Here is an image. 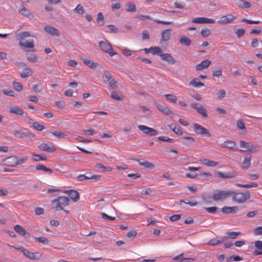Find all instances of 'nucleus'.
<instances>
[{"mask_svg":"<svg viewBox=\"0 0 262 262\" xmlns=\"http://www.w3.org/2000/svg\"><path fill=\"white\" fill-rule=\"evenodd\" d=\"M35 168L37 170H42L46 172H48L50 174H51L53 172L52 169L47 168L45 165L42 164H36L35 166Z\"/></svg>","mask_w":262,"mask_h":262,"instance_id":"2f4dec72","label":"nucleus"},{"mask_svg":"<svg viewBox=\"0 0 262 262\" xmlns=\"http://www.w3.org/2000/svg\"><path fill=\"white\" fill-rule=\"evenodd\" d=\"M226 234L232 239H235L236 237L241 234V232L230 231L227 232Z\"/></svg>","mask_w":262,"mask_h":262,"instance_id":"09e8293b","label":"nucleus"},{"mask_svg":"<svg viewBox=\"0 0 262 262\" xmlns=\"http://www.w3.org/2000/svg\"><path fill=\"white\" fill-rule=\"evenodd\" d=\"M235 4L240 8H248L251 6L249 2H245L244 0H235Z\"/></svg>","mask_w":262,"mask_h":262,"instance_id":"393cba45","label":"nucleus"},{"mask_svg":"<svg viewBox=\"0 0 262 262\" xmlns=\"http://www.w3.org/2000/svg\"><path fill=\"white\" fill-rule=\"evenodd\" d=\"M33 127L38 131H41L45 128L43 125L40 124L38 122H34L32 123Z\"/></svg>","mask_w":262,"mask_h":262,"instance_id":"603ef678","label":"nucleus"},{"mask_svg":"<svg viewBox=\"0 0 262 262\" xmlns=\"http://www.w3.org/2000/svg\"><path fill=\"white\" fill-rule=\"evenodd\" d=\"M190 106L192 108L195 109L203 118H208L207 111L202 104H199L197 103H192Z\"/></svg>","mask_w":262,"mask_h":262,"instance_id":"0eeeda50","label":"nucleus"},{"mask_svg":"<svg viewBox=\"0 0 262 262\" xmlns=\"http://www.w3.org/2000/svg\"><path fill=\"white\" fill-rule=\"evenodd\" d=\"M217 174L219 177L222 178H232L234 177V174L230 172L224 173L221 171H218Z\"/></svg>","mask_w":262,"mask_h":262,"instance_id":"ea45409f","label":"nucleus"},{"mask_svg":"<svg viewBox=\"0 0 262 262\" xmlns=\"http://www.w3.org/2000/svg\"><path fill=\"white\" fill-rule=\"evenodd\" d=\"M19 249L23 253L24 255L29 259L31 260L39 259H40L42 255L39 252L33 253L28 251L25 249L23 247H20Z\"/></svg>","mask_w":262,"mask_h":262,"instance_id":"39448f33","label":"nucleus"},{"mask_svg":"<svg viewBox=\"0 0 262 262\" xmlns=\"http://www.w3.org/2000/svg\"><path fill=\"white\" fill-rule=\"evenodd\" d=\"M201 34L203 37H207L210 34V30L208 28L203 29L201 31Z\"/></svg>","mask_w":262,"mask_h":262,"instance_id":"6e6d98bb","label":"nucleus"},{"mask_svg":"<svg viewBox=\"0 0 262 262\" xmlns=\"http://www.w3.org/2000/svg\"><path fill=\"white\" fill-rule=\"evenodd\" d=\"M254 246L256 248L253 252V255L255 256L262 255V241H256L254 243Z\"/></svg>","mask_w":262,"mask_h":262,"instance_id":"aec40b11","label":"nucleus"},{"mask_svg":"<svg viewBox=\"0 0 262 262\" xmlns=\"http://www.w3.org/2000/svg\"><path fill=\"white\" fill-rule=\"evenodd\" d=\"M99 46L103 51L108 53L111 56L117 54L116 52L114 51L111 45L106 40L99 42Z\"/></svg>","mask_w":262,"mask_h":262,"instance_id":"7ed1b4c3","label":"nucleus"},{"mask_svg":"<svg viewBox=\"0 0 262 262\" xmlns=\"http://www.w3.org/2000/svg\"><path fill=\"white\" fill-rule=\"evenodd\" d=\"M18 12L21 14L22 15L26 16V17H30L31 16V14L29 10L27 9L25 7L23 6L22 7L18 9Z\"/></svg>","mask_w":262,"mask_h":262,"instance_id":"58836bf2","label":"nucleus"},{"mask_svg":"<svg viewBox=\"0 0 262 262\" xmlns=\"http://www.w3.org/2000/svg\"><path fill=\"white\" fill-rule=\"evenodd\" d=\"M254 235H262V226L258 227L254 229Z\"/></svg>","mask_w":262,"mask_h":262,"instance_id":"774afa93","label":"nucleus"},{"mask_svg":"<svg viewBox=\"0 0 262 262\" xmlns=\"http://www.w3.org/2000/svg\"><path fill=\"white\" fill-rule=\"evenodd\" d=\"M238 210V208L236 206L233 207H224L222 209V212L224 214L235 213Z\"/></svg>","mask_w":262,"mask_h":262,"instance_id":"412c9836","label":"nucleus"},{"mask_svg":"<svg viewBox=\"0 0 262 262\" xmlns=\"http://www.w3.org/2000/svg\"><path fill=\"white\" fill-rule=\"evenodd\" d=\"M43 89V87L41 83H37L32 86V90L36 93L41 92Z\"/></svg>","mask_w":262,"mask_h":262,"instance_id":"a19ab883","label":"nucleus"},{"mask_svg":"<svg viewBox=\"0 0 262 262\" xmlns=\"http://www.w3.org/2000/svg\"><path fill=\"white\" fill-rule=\"evenodd\" d=\"M100 178V176H87L86 174H81L79 175L77 180L79 181H82L84 180H90V179H95V180H99Z\"/></svg>","mask_w":262,"mask_h":262,"instance_id":"7c9ffc66","label":"nucleus"},{"mask_svg":"<svg viewBox=\"0 0 262 262\" xmlns=\"http://www.w3.org/2000/svg\"><path fill=\"white\" fill-rule=\"evenodd\" d=\"M74 11L79 14H83L84 13V9L82 5L78 4L74 9Z\"/></svg>","mask_w":262,"mask_h":262,"instance_id":"3c124183","label":"nucleus"},{"mask_svg":"<svg viewBox=\"0 0 262 262\" xmlns=\"http://www.w3.org/2000/svg\"><path fill=\"white\" fill-rule=\"evenodd\" d=\"M50 134L58 139H62L65 137V134L60 131L51 132Z\"/></svg>","mask_w":262,"mask_h":262,"instance_id":"49530a36","label":"nucleus"},{"mask_svg":"<svg viewBox=\"0 0 262 262\" xmlns=\"http://www.w3.org/2000/svg\"><path fill=\"white\" fill-rule=\"evenodd\" d=\"M133 52V51L130 50L128 49H127V48H125V49H123L122 50V54L124 56H126L131 55L132 54Z\"/></svg>","mask_w":262,"mask_h":262,"instance_id":"69168bd1","label":"nucleus"},{"mask_svg":"<svg viewBox=\"0 0 262 262\" xmlns=\"http://www.w3.org/2000/svg\"><path fill=\"white\" fill-rule=\"evenodd\" d=\"M18 65L24 69V70L21 72L20 75L21 78H27L32 74V70L29 68L26 63L24 62H19L18 63Z\"/></svg>","mask_w":262,"mask_h":262,"instance_id":"9b49d317","label":"nucleus"},{"mask_svg":"<svg viewBox=\"0 0 262 262\" xmlns=\"http://www.w3.org/2000/svg\"><path fill=\"white\" fill-rule=\"evenodd\" d=\"M189 84L195 88L203 86L204 85V83L200 82L197 78H194L190 81Z\"/></svg>","mask_w":262,"mask_h":262,"instance_id":"e433bc0d","label":"nucleus"},{"mask_svg":"<svg viewBox=\"0 0 262 262\" xmlns=\"http://www.w3.org/2000/svg\"><path fill=\"white\" fill-rule=\"evenodd\" d=\"M138 161L140 165L143 166L144 167L149 169H152L154 168V165L152 163L145 161L144 159H139Z\"/></svg>","mask_w":262,"mask_h":262,"instance_id":"473e14b6","label":"nucleus"},{"mask_svg":"<svg viewBox=\"0 0 262 262\" xmlns=\"http://www.w3.org/2000/svg\"><path fill=\"white\" fill-rule=\"evenodd\" d=\"M193 129L196 134L198 135H204L207 137H210V134L208 129L201 125L195 123L193 125Z\"/></svg>","mask_w":262,"mask_h":262,"instance_id":"6e6552de","label":"nucleus"},{"mask_svg":"<svg viewBox=\"0 0 262 262\" xmlns=\"http://www.w3.org/2000/svg\"><path fill=\"white\" fill-rule=\"evenodd\" d=\"M245 31L244 29H238L235 31V34L237 35L238 37H241L243 36L245 34Z\"/></svg>","mask_w":262,"mask_h":262,"instance_id":"e2e57ef3","label":"nucleus"},{"mask_svg":"<svg viewBox=\"0 0 262 262\" xmlns=\"http://www.w3.org/2000/svg\"><path fill=\"white\" fill-rule=\"evenodd\" d=\"M165 97L167 100L172 103H176L177 100V97L176 96L172 94H165L164 95Z\"/></svg>","mask_w":262,"mask_h":262,"instance_id":"c03bdc74","label":"nucleus"},{"mask_svg":"<svg viewBox=\"0 0 262 262\" xmlns=\"http://www.w3.org/2000/svg\"><path fill=\"white\" fill-rule=\"evenodd\" d=\"M64 192L68 193L71 199L75 202L79 199V193L75 190H66Z\"/></svg>","mask_w":262,"mask_h":262,"instance_id":"f3484780","label":"nucleus"},{"mask_svg":"<svg viewBox=\"0 0 262 262\" xmlns=\"http://www.w3.org/2000/svg\"><path fill=\"white\" fill-rule=\"evenodd\" d=\"M172 259L173 260H178L177 262H190L195 260L193 258H184L183 253L174 257Z\"/></svg>","mask_w":262,"mask_h":262,"instance_id":"5701e85b","label":"nucleus"},{"mask_svg":"<svg viewBox=\"0 0 262 262\" xmlns=\"http://www.w3.org/2000/svg\"><path fill=\"white\" fill-rule=\"evenodd\" d=\"M32 160L35 162H38L40 161H46L47 158L43 156L37 154H33Z\"/></svg>","mask_w":262,"mask_h":262,"instance_id":"a18cd8bd","label":"nucleus"},{"mask_svg":"<svg viewBox=\"0 0 262 262\" xmlns=\"http://www.w3.org/2000/svg\"><path fill=\"white\" fill-rule=\"evenodd\" d=\"M230 190H217L213 193L212 198L215 201H223L231 196Z\"/></svg>","mask_w":262,"mask_h":262,"instance_id":"f03ea898","label":"nucleus"},{"mask_svg":"<svg viewBox=\"0 0 262 262\" xmlns=\"http://www.w3.org/2000/svg\"><path fill=\"white\" fill-rule=\"evenodd\" d=\"M233 201L241 204L246 202L250 197V193L247 191L245 192H235L230 190Z\"/></svg>","mask_w":262,"mask_h":262,"instance_id":"f257e3e1","label":"nucleus"},{"mask_svg":"<svg viewBox=\"0 0 262 262\" xmlns=\"http://www.w3.org/2000/svg\"><path fill=\"white\" fill-rule=\"evenodd\" d=\"M142 39L148 40L149 38V34L148 31L147 30H144L142 32Z\"/></svg>","mask_w":262,"mask_h":262,"instance_id":"338daca9","label":"nucleus"},{"mask_svg":"<svg viewBox=\"0 0 262 262\" xmlns=\"http://www.w3.org/2000/svg\"><path fill=\"white\" fill-rule=\"evenodd\" d=\"M9 159L12 160L13 164H14L15 165H21L23 164L26 163L28 161V157L27 156L9 157L3 160V161L5 162Z\"/></svg>","mask_w":262,"mask_h":262,"instance_id":"423d86ee","label":"nucleus"},{"mask_svg":"<svg viewBox=\"0 0 262 262\" xmlns=\"http://www.w3.org/2000/svg\"><path fill=\"white\" fill-rule=\"evenodd\" d=\"M125 10L128 12H135L136 10L135 5L133 3H128L125 6Z\"/></svg>","mask_w":262,"mask_h":262,"instance_id":"37998d69","label":"nucleus"},{"mask_svg":"<svg viewBox=\"0 0 262 262\" xmlns=\"http://www.w3.org/2000/svg\"><path fill=\"white\" fill-rule=\"evenodd\" d=\"M251 156L250 155H247L245 157L244 160L242 164V168L244 169H248L251 165Z\"/></svg>","mask_w":262,"mask_h":262,"instance_id":"c756f323","label":"nucleus"},{"mask_svg":"<svg viewBox=\"0 0 262 262\" xmlns=\"http://www.w3.org/2000/svg\"><path fill=\"white\" fill-rule=\"evenodd\" d=\"M160 57L163 60L167 62L168 63L173 64L176 62L175 59L169 53L160 54Z\"/></svg>","mask_w":262,"mask_h":262,"instance_id":"6ab92c4d","label":"nucleus"},{"mask_svg":"<svg viewBox=\"0 0 262 262\" xmlns=\"http://www.w3.org/2000/svg\"><path fill=\"white\" fill-rule=\"evenodd\" d=\"M19 45L22 47L26 48L31 49L34 47V40H31L30 41H21L19 42Z\"/></svg>","mask_w":262,"mask_h":262,"instance_id":"bb28decb","label":"nucleus"},{"mask_svg":"<svg viewBox=\"0 0 262 262\" xmlns=\"http://www.w3.org/2000/svg\"><path fill=\"white\" fill-rule=\"evenodd\" d=\"M94 167L97 169L101 170L102 171H111L112 169L111 167L105 166L100 163L96 164Z\"/></svg>","mask_w":262,"mask_h":262,"instance_id":"f704fd0d","label":"nucleus"},{"mask_svg":"<svg viewBox=\"0 0 262 262\" xmlns=\"http://www.w3.org/2000/svg\"><path fill=\"white\" fill-rule=\"evenodd\" d=\"M53 202L56 203L55 208L56 210H63V206H66L69 204V199L66 196H59L54 199Z\"/></svg>","mask_w":262,"mask_h":262,"instance_id":"20e7f679","label":"nucleus"},{"mask_svg":"<svg viewBox=\"0 0 262 262\" xmlns=\"http://www.w3.org/2000/svg\"><path fill=\"white\" fill-rule=\"evenodd\" d=\"M43 30L46 33L52 36L59 37L60 35L59 31L56 28L50 25L45 26Z\"/></svg>","mask_w":262,"mask_h":262,"instance_id":"f8f14e48","label":"nucleus"},{"mask_svg":"<svg viewBox=\"0 0 262 262\" xmlns=\"http://www.w3.org/2000/svg\"><path fill=\"white\" fill-rule=\"evenodd\" d=\"M171 29H166L161 32V42L167 41L171 36Z\"/></svg>","mask_w":262,"mask_h":262,"instance_id":"2eb2a0df","label":"nucleus"},{"mask_svg":"<svg viewBox=\"0 0 262 262\" xmlns=\"http://www.w3.org/2000/svg\"><path fill=\"white\" fill-rule=\"evenodd\" d=\"M13 86L15 90L18 92L21 91L23 89V85L18 82H13Z\"/></svg>","mask_w":262,"mask_h":262,"instance_id":"864d4df0","label":"nucleus"},{"mask_svg":"<svg viewBox=\"0 0 262 262\" xmlns=\"http://www.w3.org/2000/svg\"><path fill=\"white\" fill-rule=\"evenodd\" d=\"M179 41H180V43H181L182 45H183L184 46H189L191 44V40L189 38H188L187 37H186L185 36H182L180 38Z\"/></svg>","mask_w":262,"mask_h":262,"instance_id":"c9c22d12","label":"nucleus"},{"mask_svg":"<svg viewBox=\"0 0 262 262\" xmlns=\"http://www.w3.org/2000/svg\"><path fill=\"white\" fill-rule=\"evenodd\" d=\"M236 144L234 141L232 140H227L224 142L222 145V147H234Z\"/></svg>","mask_w":262,"mask_h":262,"instance_id":"de8ad7c7","label":"nucleus"},{"mask_svg":"<svg viewBox=\"0 0 262 262\" xmlns=\"http://www.w3.org/2000/svg\"><path fill=\"white\" fill-rule=\"evenodd\" d=\"M192 22L197 24H213L215 22V20L212 18L200 17L193 18Z\"/></svg>","mask_w":262,"mask_h":262,"instance_id":"ddd939ff","label":"nucleus"},{"mask_svg":"<svg viewBox=\"0 0 262 262\" xmlns=\"http://www.w3.org/2000/svg\"><path fill=\"white\" fill-rule=\"evenodd\" d=\"M81 59L84 64L91 69H95L97 68V66H98L97 62L91 60L90 58H82Z\"/></svg>","mask_w":262,"mask_h":262,"instance_id":"4be33fe9","label":"nucleus"},{"mask_svg":"<svg viewBox=\"0 0 262 262\" xmlns=\"http://www.w3.org/2000/svg\"><path fill=\"white\" fill-rule=\"evenodd\" d=\"M31 36L30 33L28 31L21 32L16 34V39L19 41H24V38L30 37Z\"/></svg>","mask_w":262,"mask_h":262,"instance_id":"b1692460","label":"nucleus"},{"mask_svg":"<svg viewBox=\"0 0 262 262\" xmlns=\"http://www.w3.org/2000/svg\"><path fill=\"white\" fill-rule=\"evenodd\" d=\"M14 229L16 232L21 235H25L27 233L25 229L20 225H16L14 226Z\"/></svg>","mask_w":262,"mask_h":262,"instance_id":"72a5a7b5","label":"nucleus"},{"mask_svg":"<svg viewBox=\"0 0 262 262\" xmlns=\"http://www.w3.org/2000/svg\"><path fill=\"white\" fill-rule=\"evenodd\" d=\"M101 217L104 220H108V221H114L116 219L115 217L109 216L105 213H102Z\"/></svg>","mask_w":262,"mask_h":262,"instance_id":"052dcab7","label":"nucleus"},{"mask_svg":"<svg viewBox=\"0 0 262 262\" xmlns=\"http://www.w3.org/2000/svg\"><path fill=\"white\" fill-rule=\"evenodd\" d=\"M168 127L177 135H181L183 134L181 127L176 124L172 123L169 125Z\"/></svg>","mask_w":262,"mask_h":262,"instance_id":"cd10ccee","label":"nucleus"},{"mask_svg":"<svg viewBox=\"0 0 262 262\" xmlns=\"http://www.w3.org/2000/svg\"><path fill=\"white\" fill-rule=\"evenodd\" d=\"M226 94V91L224 90H220L217 93L216 96L217 98L221 99L225 97Z\"/></svg>","mask_w":262,"mask_h":262,"instance_id":"4d7b16f0","label":"nucleus"},{"mask_svg":"<svg viewBox=\"0 0 262 262\" xmlns=\"http://www.w3.org/2000/svg\"><path fill=\"white\" fill-rule=\"evenodd\" d=\"M237 126L239 129H246L245 125L244 122L242 120H238L237 122Z\"/></svg>","mask_w":262,"mask_h":262,"instance_id":"0e129e2a","label":"nucleus"},{"mask_svg":"<svg viewBox=\"0 0 262 262\" xmlns=\"http://www.w3.org/2000/svg\"><path fill=\"white\" fill-rule=\"evenodd\" d=\"M138 128L146 135L154 136L158 134V132L156 129L145 125H140L138 126Z\"/></svg>","mask_w":262,"mask_h":262,"instance_id":"9d476101","label":"nucleus"},{"mask_svg":"<svg viewBox=\"0 0 262 262\" xmlns=\"http://www.w3.org/2000/svg\"><path fill=\"white\" fill-rule=\"evenodd\" d=\"M111 96L113 99L115 100L119 101L121 100V97L119 96L118 93L116 91L113 92L111 93Z\"/></svg>","mask_w":262,"mask_h":262,"instance_id":"680f3d73","label":"nucleus"},{"mask_svg":"<svg viewBox=\"0 0 262 262\" xmlns=\"http://www.w3.org/2000/svg\"><path fill=\"white\" fill-rule=\"evenodd\" d=\"M149 51L154 55L162 54V50L159 47H151L149 49Z\"/></svg>","mask_w":262,"mask_h":262,"instance_id":"4c0bfd02","label":"nucleus"},{"mask_svg":"<svg viewBox=\"0 0 262 262\" xmlns=\"http://www.w3.org/2000/svg\"><path fill=\"white\" fill-rule=\"evenodd\" d=\"M211 61L208 59L203 60L201 63L196 65V70H202L207 69L211 64Z\"/></svg>","mask_w":262,"mask_h":262,"instance_id":"a211bd4d","label":"nucleus"},{"mask_svg":"<svg viewBox=\"0 0 262 262\" xmlns=\"http://www.w3.org/2000/svg\"><path fill=\"white\" fill-rule=\"evenodd\" d=\"M3 93L5 95L10 96H15L16 95L13 90L10 89L4 90Z\"/></svg>","mask_w":262,"mask_h":262,"instance_id":"bf43d9fd","label":"nucleus"},{"mask_svg":"<svg viewBox=\"0 0 262 262\" xmlns=\"http://www.w3.org/2000/svg\"><path fill=\"white\" fill-rule=\"evenodd\" d=\"M241 147H254L253 144L251 142H246L244 141L240 142Z\"/></svg>","mask_w":262,"mask_h":262,"instance_id":"5fc2aeb1","label":"nucleus"},{"mask_svg":"<svg viewBox=\"0 0 262 262\" xmlns=\"http://www.w3.org/2000/svg\"><path fill=\"white\" fill-rule=\"evenodd\" d=\"M103 80L105 82H108V85L112 88V89H114V87H116V84L117 82L112 78V76L110 73L107 71H104L103 73Z\"/></svg>","mask_w":262,"mask_h":262,"instance_id":"1a4fd4ad","label":"nucleus"},{"mask_svg":"<svg viewBox=\"0 0 262 262\" xmlns=\"http://www.w3.org/2000/svg\"><path fill=\"white\" fill-rule=\"evenodd\" d=\"M236 18L235 16L232 14L224 15L221 17L220 20L217 23L220 24H226L232 23Z\"/></svg>","mask_w":262,"mask_h":262,"instance_id":"4468645a","label":"nucleus"},{"mask_svg":"<svg viewBox=\"0 0 262 262\" xmlns=\"http://www.w3.org/2000/svg\"><path fill=\"white\" fill-rule=\"evenodd\" d=\"M201 163L202 164L208 167H215L219 164L217 162L210 160L208 159L201 160Z\"/></svg>","mask_w":262,"mask_h":262,"instance_id":"a878e982","label":"nucleus"},{"mask_svg":"<svg viewBox=\"0 0 262 262\" xmlns=\"http://www.w3.org/2000/svg\"><path fill=\"white\" fill-rule=\"evenodd\" d=\"M236 185L237 187L245 188H249L251 187H256L258 186V184L257 183H251L250 184H236Z\"/></svg>","mask_w":262,"mask_h":262,"instance_id":"79ce46f5","label":"nucleus"},{"mask_svg":"<svg viewBox=\"0 0 262 262\" xmlns=\"http://www.w3.org/2000/svg\"><path fill=\"white\" fill-rule=\"evenodd\" d=\"M27 60L32 63H34L38 61V58L36 55H32L28 56Z\"/></svg>","mask_w":262,"mask_h":262,"instance_id":"13d9d810","label":"nucleus"},{"mask_svg":"<svg viewBox=\"0 0 262 262\" xmlns=\"http://www.w3.org/2000/svg\"><path fill=\"white\" fill-rule=\"evenodd\" d=\"M35 240L40 243H42L45 245H48L49 241V240L45 237L40 236L35 237Z\"/></svg>","mask_w":262,"mask_h":262,"instance_id":"8fccbe9b","label":"nucleus"},{"mask_svg":"<svg viewBox=\"0 0 262 262\" xmlns=\"http://www.w3.org/2000/svg\"><path fill=\"white\" fill-rule=\"evenodd\" d=\"M158 110L161 112L165 115H170L173 114V112L167 106L161 105L157 103L156 104Z\"/></svg>","mask_w":262,"mask_h":262,"instance_id":"dca6fc26","label":"nucleus"},{"mask_svg":"<svg viewBox=\"0 0 262 262\" xmlns=\"http://www.w3.org/2000/svg\"><path fill=\"white\" fill-rule=\"evenodd\" d=\"M10 112L11 114H14L20 116H21L24 114L23 110L17 106H13L10 107Z\"/></svg>","mask_w":262,"mask_h":262,"instance_id":"c85d7f7f","label":"nucleus"}]
</instances>
